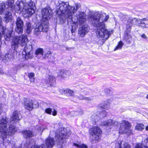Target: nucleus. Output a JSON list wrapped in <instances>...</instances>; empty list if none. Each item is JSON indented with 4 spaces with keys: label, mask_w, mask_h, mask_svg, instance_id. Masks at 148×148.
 <instances>
[{
    "label": "nucleus",
    "mask_w": 148,
    "mask_h": 148,
    "mask_svg": "<svg viewBox=\"0 0 148 148\" xmlns=\"http://www.w3.org/2000/svg\"><path fill=\"white\" fill-rule=\"evenodd\" d=\"M59 3V8L57 9L56 12L61 16L60 20L61 23H64L67 20L72 21L74 24L77 23L80 25L84 24L86 18L84 12H78L76 13V15L73 16L80 7V4L75 3L73 6L70 5L68 2L60 1Z\"/></svg>",
    "instance_id": "obj_1"
},
{
    "label": "nucleus",
    "mask_w": 148,
    "mask_h": 148,
    "mask_svg": "<svg viewBox=\"0 0 148 148\" xmlns=\"http://www.w3.org/2000/svg\"><path fill=\"white\" fill-rule=\"evenodd\" d=\"M90 16V21L92 25L97 28L96 31L97 37L101 38L98 43L100 45H103L105 41L109 37L111 34V31H108L105 28L104 22H106L109 18L108 15L105 13L101 14L95 12Z\"/></svg>",
    "instance_id": "obj_2"
},
{
    "label": "nucleus",
    "mask_w": 148,
    "mask_h": 148,
    "mask_svg": "<svg viewBox=\"0 0 148 148\" xmlns=\"http://www.w3.org/2000/svg\"><path fill=\"white\" fill-rule=\"evenodd\" d=\"M14 0H8L7 4L6 5L8 11L13 12L14 11L20 13L22 12H25L29 17L34 13L35 11L34 3L30 1L29 3L25 0H17L15 5H14Z\"/></svg>",
    "instance_id": "obj_3"
},
{
    "label": "nucleus",
    "mask_w": 148,
    "mask_h": 148,
    "mask_svg": "<svg viewBox=\"0 0 148 148\" xmlns=\"http://www.w3.org/2000/svg\"><path fill=\"white\" fill-rule=\"evenodd\" d=\"M28 42L27 36L22 35L14 37L11 44L12 49L14 50L17 49L19 45H20L22 47L25 46L23 50L22 55L23 58L27 60L31 58L32 57V53L31 52L32 49V46L30 45H26Z\"/></svg>",
    "instance_id": "obj_4"
},
{
    "label": "nucleus",
    "mask_w": 148,
    "mask_h": 148,
    "mask_svg": "<svg viewBox=\"0 0 148 148\" xmlns=\"http://www.w3.org/2000/svg\"><path fill=\"white\" fill-rule=\"evenodd\" d=\"M101 124L102 125L105 126L114 125L117 127L120 126L119 133L121 134L132 132L130 129L131 126V124L128 121L125 120H123L120 123L117 121H114L113 122V120L110 119L101 123Z\"/></svg>",
    "instance_id": "obj_5"
},
{
    "label": "nucleus",
    "mask_w": 148,
    "mask_h": 148,
    "mask_svg": "<svg viewBox=\"0 0 148 148\" xmlns=\"http://www.w3.org/2000/svg\"><path fill=\"white\" fill-rule=\"evenodd\" d=\"M66 129L64 128H61L59 130L58 133L56 134L55 137L56 141L60 142L64 138H68L71 134L70 131H65Z\"/></svg>",
    "instance_id": "obj_6"
},
{
    "label": "nucleus",
    "mask_w": 148,
    "mask_h": 148,
    "mask_svg": "<svg viewBox=\"0 0 148 148\" xmlns=\"http://www.w3.org/2000/svg\"><path fill=\"white\" fill-rule=\"evenodd\" d=\"M3 13H4L5 15L3 21L6 23H8L11 19L12 13L7 8L5 3L2 2L0 3V15Z\"/></svg>",
    "instance_id": "obj_7"
},
{
    "label": "nucleus",
    "mask_w": 148,
    "mask_h": 148,
    "mask_svg": "<svg viewBox=\"0 0 148 148\" xmlns=\"http://www.w3.org/2000/svg\"><path fill=\"white\" fill-rule=\"evenodd\" d=\"M48 23L47 21H44V23H39L36 24V28L34 30V34L36 36L39 35L40 32H47L48 30Z\"/></svg>",
    "instance_id": "obj_8"
},
{
    "label": "nucleus",
    "mask_w": 148,
    "mask_h": 148,
    "mask_svg": "<svg viewBox=\"0 0 148 148\" xmlns=\"http://www.w3.org/2000/svg\"><path fill=\"white\" fill-rule=\"evenodd\" d=\"M54 143L53 138L49 137L46 140V145L44 144L40 146L35 145L32 146L31 148H52L55 145Z\"/></svg>",
    "instance_id": "obj_9"
},
{
    "label": "nucleus",
    "mask_w": 148,
    "mask_h": 148,
    "mask_svg": "<svg viewBox=\"0 0 148 148\" xmlns=\"http://www.w3.org/2000/svg\"><path fill=\"white\" fill-rule=\"evenodd\" d=\"M42 16V19L41 20V22L44 23V21H47L51 17L52 12L51 10L49 7H47L43 9L41 11Z\"/></svg>",
    "instance_id": "obj_10"
},
{
    "label": "nucleus",
    "mask_w": 148,
    "mask_h": 148,
    "mask_svg": "<svg viewBox=\"0 0 148 148\" xmlns=\"http://www.w3.org/2000/svg\"><path fill=\"white\" fill-rule=\"evenodd\" d=\"M100 110L93 114L91 117L92 121H94V123H95L96 121L104 118L107 115V112L104 110H102V111L99 112Z\"/></svg>",
    "instance_id": "obj_11"
},
{
    "label": "nucleus",
    "mask_w": 148,
    "mask_h": 148,
    "mask_svg": "<svg viewBox=\"0 0 148 148\" xmlns=\"http://www.w3.org/2000/svg\"><path fill=\"white\" fill-rule=\"evenodd\" d=\"M15 32L18 34H21L23 32L24 24L23 20L20 17L18 18L16 22Z\"/></svg>",
    "instance_id": "obj_12"
},
{
    "label": "nucleus",
    "mask_w": 148,
    "mask_h": 148,
    "mask_svg": "<svg viewBox=\"0 0 148 148\" xmlns=\"http://www.w3.org/2000/svg\"><path fill=\"white\" fill-rule=\"evenodd\" d=\"M38 103L36 101H26L24 103L25 108L29 111L32 110L34 108H38Z\"/></svg>",
    "instance_id": "obj_13"
},
{
    "label": "nucleus",
    "mask_w": 148,
    "mask_h": 148,
    "mask_svg": "<svg viewBox=\"0 0 148 148\" xmlns=\"http://www.w3.org/2000/svg\"><path fill=\"white\" fill-rule=\"evenodd\" d=\"M90 131V133L93 136L94 135L95 136V140L96 141L98 140L100 138L102 133L101 130L98 127L95 126L91 128Z\"/></svg>",
    "instance_id": "obj_14"
},
{
    "label": "nucleus",
    "mask_w": 148,
    "mask_h": 148,
    "mask_svg": "<svg viewBox=\"0 0 148 148\" xmlns=\"http://www.w3.org/2000/svg\"><path fill=\"white\" fill-rule=\"evenodd\" d=\"M22 118V115L19 112L17 111H15L12 114V116L10 119V123L11 124L12 123H18Z\"/></svg>",
    "instance_id": "obj_15"
},
{
    "label": "nucleus",
    "mask_w": 148,
    "mask_h": 148,
    "mask_svg": "<svg viewBox=\"0 0 148 148\" xmlns=\"http://www.w3.org/2000/svg\"><path fill=\"white\" fill-rule=\"evenodd\" d=\"M90 28L88 25H82L79 28V35L81 37H83L88 32Z\"/></svg>",
    "instance_id": "obj_16"
},
{
    "label": "nucleus",
    "mask_w": 148,
    "mask_h": 148,
    "mask_svg": "<svg viewBox=\"0 0 148 148\" xmlns=\"http://www.w3.org/2000/svg\"><path fill=\"white\" fill-rule=\"evenodd\" d=\"M35 54L36 55V57L38 59L45 58H48L50 55L49 53H47L44 55V56H43V50L41 48H39L37 49L35 52Z\"/></svg>",
    "instance_id": "obj_17"
},
{
    "label": "nucleus",
    "mask_w": 148,
    "mask_h": 148,
    "mask_svg": "<svg viewBox=\"0 0 148 148\" xmlns=\"http://www.w3.org/2000/svg\"><path fill=\"white\" fill-rule=\"evenodd\" d=\"M4 33L2 34L1 36V39L0 40V42L1 43V39L2 37V35L4 34V37L5 40L8 41H9L10 40L11 38L13 36L12 35V33L13 32L12 30L8 31L5 28H4Z\"/></svg>",
    "instance_id": "obj_18"
},
{
    "label": "nucleus",
    "mask_w": 148,
    "mask_h": 148,
    "mask_svg": "<svg viewBox=\"0 0 148 148\" xmlns=\"http://www.w3.org/2000/svg\"><path fill=\"white\" fill-rule=\"evenodd\" d=\"M135 148H148V137L142 142V144H137Z\"/></svg>",
    "instance_id": "obj_19"
},
{
    "label": "nucleus",
    "mask_w": 148,
    "mask_h": 148,
    "mask_svg": "<svg viewBox=\"0 0 148 148\" xmlns=\"http://www.w3.org/2000/svg\"><path fill=\"white\" fill-rule=\"evenodd\" d=\"M23 137L25 138H29L34 136V134L32 131L25 130L22 131Z\"/></svg>",
    "instance_id": "obj_20"
},
{
    "label": "nucleus",
    "mask_w": 148,
    "mask_h": 148,
    "mask_svg": "<svg viewBox=\"0 0 148 148\" xmlns=\"http://www.w3.org/2000/svg\"><path fill=\"white\" fill-rule=\"evenodd\" d=\"M12 54L6 53L4 57L3 58L2 61L5 64L11 61L13 58Z\"/></svg>",
    "instance_id": "obj_21"
},
{
    "label": "nucleus",
    "mask_w": 148,
    "mask_h": 148,
    "mask_svg": "<svg viewBox=\"0 0 148 148\" xmlns=\"http://www.w3.org/2000/svg\"><path fill=\"white\" fill-rule=\"evenodd\" d=\"M46 83L50 86H52L54 85L55 82V79L54 77L50 75L46 79Z\"/></svg>",
    "instance_id": "obj_22"
},
{
    "label": "nucleus",
    "mask_w": 148,
    "mask_h": 148,
    "mask_svg": "<svg viewBox=\"0 0 148 148\" xmlns=\"http://www.w3.org/2000/svg\"><path fill=\"white\" fill-rule=\"evenodd\" d=\"M130 31H129L128 29L125 31L124 38L126 42L128 43H130L131 41V36L130 34Z\"/></svg>",
    "instance_id": "obj_23"
},
{
    "label": "nucleus",
    "mask_w": 148,
    "mask_h": 148,
    "mask_svg": "<svg viewBox=\"0 0 148 148\" xmlns=\"http://www.w3.org/2000/svg\"><path fill=\"white\" fill-rule=\"evenodd\" d=\"M1 136L3 137V145L5 147L9 145V144L10 143V140L7 139V136L8 135L4 136L3 134H1Z\"/></svg>",
    "instance_id": "obj_24"
},
{
    "label": "nucleus",
    "mask_w": 148,
    "mask_h": 148,
    "mask_svg": "<svg viewBox=\"0 0 148 148\" xmlns=\"http://www.w3.org/2000/svg\"><path fill=\"white\" fill-rule=\"evenodd\" d=\"M25 26L26 33L29 34L32 31V28L31 23L29 22H27Z\"/></svg>",
    "instance_id": "obj_25"
},
{
    "label": "nucleus",
    "mask_w": 148,
    "mask_h": 148,
    "mask_svg": "<svg viewBox=\"0 0 148 148\" xmlns=\"http://www.w3.org/2000/svg\"><path fill=\"white\" fill-rule=\"evenodd\" d=\"M107 101H104L103 103L99 105L98 110H100L101 109H105L107 108Z\"/></svg>",
    "instance_id": "obj_26"
},
{
    "label": "nucleus",
    "mask_w": 148,
    "mask_h": 148,
    "mask_svg": "<svg viewBox=\"0 0 148 148\" xmlns=\"http://www.w3.org/2000/svg\"><path fill=\"white\" fill-rule=\"evenodd\" d=\"M138 21V20L135 18H130L128 19V23H130L131 21H132V24H133V25H137Z\"/></svg>",
    "instance_id": "obj_27"
},
{
    "label": "nucleus",
    "mask_w": 148,
    "mask_h": 148,
    "mask_svg": "<svg viewBox=\"0 0 148 148\" xmlns=\"http://www.w3.org/2000/svg\"><path fill=\"white\" fill-rule=\"evenodd\" d=\"M144 128L143 124L141 123H138L136 126L135 129L138 130L142 131Z\"/></svg>",
    "instance_id": "obj_28"
},
{
    "label": "nucleus",
    "mask_w": 148,
    "mask_h": 148,
    "mask_svg": "<svg viewBox=\"0 0 148 148\" xmlns=\"http://www.w3.org/2000/svg\"><path fill=\"white\" fill-rule=\"evenodd\" d=\"M64 94L69 93V95L71 96H73L74 95V91L69 89L67 88L64 90Z\"/></svg>",
    "instance_id": "obj_29"
},
{
    "label": "nucleus",
    "mask_w": 148,
    "mask_h": 148,
    "mask_svg": "<svg viewBox=\"0 0 148 148\" xmlns=\"http://www.w3.org/2000/svg\"><path fill=\"white\" fill-rule=\"evenodd\" d=\"M77 98L79 99H84L85 100H90L92 99V97H84L82 95H80L79 96H78Z\"/></svg>",
    "instance_id": "obj_30"
},
{
    "label": "nucleus",
    "mask_w": 148,
    "mask_h": 148,
    "mask_svg": "<svg viewBox=\"0 0 148 148\" xmlns=\"http://www.w3.org/2000/svg\"><path fill=\"white\" fill-rule=\"evenodd\" d=\"M145 23L142 19H138V25L142 28L144 27Z\"/></svg>",
    "instance_id": "obj_31"
},
{
    "label": "nucleus",
    "mask_w": 148,
    "mask_h": 148,
    "mask_svg": "<svg viewBox=\"0 0 148 148\" xmlns=\"http://www.w3.org/2000/svg\"><path fill=\"white\" fill-rule=\"evenodd\" d=\"M123 45V43L122 41H120L118 43L117 46L116 47L114 50L121 49Z\"/></svg>",
    "instance_id": "obj_32"
},
{
    "label": "nucleus",
    "mask_w": 148,
    "mask_h": 148,
    "mask_svg": "<svg viewBox=\"0 0 148 148\" xmlns=\"http://www.w3.org/2000/svg\"><path fill=\"white\" fill-rule=\"evenodd\" d=\"M28 76L30 79L31 82H33L34 81V75L33 73H30L28 74Z\"/></svg>",
    "instance_id": "obj_33"
},
{
    "label": "nucleus",
    "mask_w": 148,
    "mask_h": 148,
    "mask_svg": "<svg viewBox=\"0 0 148 148\" xmlns=\"http://www.w3.org/2000/svg\"><path fill=\"white\" fill-rule=\"evenodd\" d=\"M132 23V21H131L128 23V20H127V23L126 29H128L129 31H131V27L133 25Z\"/></svg>",
    "instance_id": "obj_34"
},
{
    "label": "nucleus",
    "mask_w": 148,
    "mask_h": 148,
    "mask_svg": "<svg viewBox=\"0 0 148 148\" xmlns=\"http://www.w3.org/2000/svg\"><path fill=\"white\" fill-rule=\"evenodd\" d=\"M75 145L77 147L79 148H87V146L84 144H75Z\"/></svg>",
    "instance_id": "obj_35"
},
{
    "label": "nucleus",
    "mask_w": 148,
    "mask_h": 148,
    "mask_svg": "<svg viewBox=\"0 0 148 148\" xmlns=\"http://www.w3.org/2000/svg\"><path fill=\"white\" fill-rule=\"evenodd\" d=\"M122 142L121 141H119L115 144V148H122L121 146Z\"/></svg>",
    "instance_id": "obj_36"
},
{
    "label": "nucleus",
    "mask_w": 148,
    "mask_h": 148,
    "mask_svg": "<svg viewBox=\"0 0 148 148\" xmlns=\"http://www.w3.org/2000/svg\"><path fill=\"white\" fill-rule=\"evenodd\" d=\"M64 77H65L70 75L71 73L70 71L64 70Z\"/></svg>",
    "instance_id": "obj_37"
},
{
    "label": "nucleus",
    "mask_w": 148,
    "mask_h": 148,
    "mask_svg": "<svg viewBox=\"0 0 148 148\" xmlns=\"http://www.w3.org/2000/svg\"><path fill=\"white\" fill-rule=\"evenodd\" d=\"M64 70H62L58 73V75L62 77H64Z\"/></svg>",
    "instance_id": "obj_38"
},
{
    "label": "nucleus",
    "mask_w": 148,
    "mask_h": 148,
    "mask_svg": "<svg viewBox=\"0 0 148 148\" xmlns=\"http://www.w3.org/2000/svg\"><path fill=\"white\" fill-rule=\"evenodd\" d=\"M130 145L127 143H124L123 145V148H130Z\"/></svg>",
    "instance_id": "obj_39"
},
{
    "label": "nucleus",
    "mask_w": 148,
    "mask_h": 148,
    "mask_svg": "<svg viewBox=\"0 0 148 148\" xmlns=\"http://www.w3.org/2000/svg\"><path fill=\"white\" fill-rule=\"evenodd\" d=\"M45 112L49 114H51L52 112V109L51 108H49L46 109Z\"/></svg>",
    "instance_id": "obj_40"
},
{
    "label": "nucleus",
    "mask_w": 148,
    "mask_h": 148,
    "mask_svg": "<svg viewBox=\"0 0 148 148\" xmlns=\"http://www.w3.org/2000/svg\"><path fill=\"white\" fill-rule=\"evenodd\" d=\"M111 89L112 88H106L104 90V92L106 93H109L112 90Z\"/></svg>",
    "instance_id": "obj_41"
},
{
    "label": "nucleus",
    "mask_w": 148,
    "mask_h": 148,
    "mask_svg": "<svg viewBox=\"0 0 148 148\" xmlns=\"http://www.w3.org/2000/svg\"><path fill=\"white\" fill-rule=\"evenodd\" d=\"M141 38H143L145 39H147V37L146 35L145 34H143L141 35Z\"/></svg>",
    "instance_id": "obj_42"
},
{
    "label": "nucleus",
    "mask_w": 148,
    "mask_h": 148,
    "mask_svg": "<svg viewBox=\"0 0 148 148\" xmlns=\"http://www.w3.org/2000/svg\"><path fill=\"white\" fill-rule=\"evenodd\" d=\"M3 108L2 106V103H0V114H1L2 112V109Z\"/></svg>",
    "instance_id": "obj_43"
},
{
    "label": "nucleus",
    "mask_w": 148,
    "mask_h": 148,
    "mask_svg": "<svg viewBox=\"0 0 148 148\" xmlns=\"http://www.w3.org/2000/svg\"><path fill=\"white\" fill-rule=\"evenodd\" d=\"M53 112L52 115L53 116H56L57 114V111L56 110H55L54 109H53Z\"/></svg>",
    "instance_id": "obj_44"
},
{
    "label": "nucleus",
    "mask_w": 148,
    "mask_h": 148,
    "mask_svg": "<svg viewBox=\"0 0 148 148\" xmlns=\"http://www.w3.org/2000/svg\"><path fill=\"white\" fill-rule=\"evenodd\" d=\"M143 28H148V24H145V23L144 27H143Z\"/></svg>",
    "instance_id": "obj_45"
},
{
    "label": "nucleus",
    "mask_w": 148,
    "mask_h": 148,
    "mask_svg": "<svg viewBox=\"0 0 148 148\" xmlns=\"http://www.w3.org/2000/svg\"><path fill=\"white\" fill-rule=\"evenodd\" d=\"M142 19L143 20V21H148V18H144Z\"/></svg>",
    "instance_id": "obj_46"
},
{
    "label": "nucleus",
    "mask_w": 148,
    "mask_h": 148,
    "mask_svg": "<svg viewBox=\"0 0 148 148\" xmlns=\"http://www.w3.org/2000/svg\"><path fill=\"white\" fill-rule=\"evenodd\" d=\"M66 138H64V139H63V140H62L60 142H57V143H62V142H64V141H65V142H66V141H65V140H64V139H66Z\"/></svg>",
    "instance_id": "obj_47"
},
{
    "label": "nucleus",
    "mask_w": 148,
    "mask_h": 148,
    "mask_svg": "<svg viewBox=\"0 0 148 148\" xmlns=\"http://www.w3.org/2000/svg\"><path fill=\"white\" fill-rule=\"evenodd\" d=\"M13 148H22L21 146L19 147H13Z\"/></svg>",
    "instance_id": "obj_48"
},
{
    "label": "nucleus",
    "mask_w": 148,
    "mask_h": 148,
    "mask_svg": "<svg viewBox=\"0 0 148 148\" xmlns=\"http://www.w3.org/2000/svg\"><path fill=\"white\" fill-rule=\"evenodd\" d=\"M146 130H148V125L146 127Z\"/></svg>",
    "instance_id": "obj_49"
},
{
    "label": "nucleus",
    "mask_w": 148,
    "mask_h": 148,
    "mask_svg": "<svg viewBox=\"0 0 148 148\" xmlns=\"http://www.w3.org/2000/svg\"><path fill=\"white\" fill-rule=\"evenodd\" d=\"M1 73V69L0 68V73Z\"/></svg>",
    "instance_id": "obj_50"
},
{
    "label": "nucleus",
    "mask_w": 148,
    "mask_h": 148,
    "mask_svg": "<svg viewBox=\"0 0 148 148\" xmlns=\"http://www.w3.org/2000/svg\"><path fill=\"white\" fill-rule=\"evenodd\" d=\"M146 98L148 99V94L147 95V96H146Z\"/></svg>",
    "instance_id": "obj_51"
},
{
    "label": "nucleus",
    "mask_w": 148,
    "mask_h": 148,
    "mask_svg": "<svg viewBox=\"0 0 148 148\" xmlns=\"http://www.w3.org/2000/svg\"><path fill=\"white\" fill-rule=\"evenodd\" d=\"M14 50H13V52H14ZM12 53H13V52H12Z\"/></svg>",
    "instance_id": "obj_52"
},
{
    "label": "nucleus",
    "mask_w": 148,
    "mask_h": 148,
    "mask_svg": "<svg viewBox=\"0 0 148 148\" xmlns=\"http://www.w3.org/2000/svg\"><path fill=\"white\" fill-rule=\"evenodd\" d=\"M78 114L77 113H76V114Z\"/></svg>",
    "instance_id": "obj_53"
}]
</instances>
